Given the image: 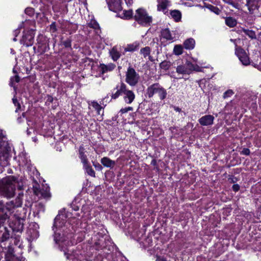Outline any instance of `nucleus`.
Returning a JSON list of instances; mask_svg holds the SVG:
<instances>
[{
    "label": "nucleus",
    "instance_id": "11",
    "mask_svg": "<svg viewBox=\"0 0 261 261\" xmlns=\"http://www.w3.org/2000/svg\"><path fill=\"white\" fill-rule=\"evenodd\" d=\"M214 120V117L212 115H207L200 118L198 121L201 125L206 126L212 125Z\"/></svg>",
    "mask_w": 261,
    "mask_h": 261
},
{
    "label": "nucleus",
    "instance_id": "2",
    "mask_svg": "<svg viewBox=\"0 0 261 261\" xmlns=\"http://www.w3.org/2000/svg\"><path fill=\"white\" fill-rule=\"evenodd\" d=\"M34 22L30 20H25L23 22L19 27L18 30L23 28L24 29V34L22 39L20 40L21 44L27 46H31L33 43L34 38V30L31 26L34 25Z\"/></svg>",
    "mask_w": 261,
    "mask_h": 261
},
{
    "label": "nucleus",
    "instance_id": "24",
    "mask_svg": "<svg viewBox=\"0 0 261 261\" xmlns=\"http://www.w3.org/2000/svg\"><path fill=\"white\" fill-rule=\"evenodd\" d=\"M84 149L83 147H80L79 152H80V157L81 159L82 162L83 163L84 165H86L88 164V161L87 159L86 155L84 154Z\"/></svg>",
    "mask_w": 261,
    "mask_h": 261
},
{
    "label": "nucleus",
    "instance_id": "41",
    "mask_svg": "<svg viewBox=\"0 0 261 261\" xmlns=\"http://www.w3.org/2000/svg\"><path fill=\"white\" fill-rule=\"evenodd\" d=\"M50 30L53 32H55L56 31V25H55V23H52L50 25Z\"/></svg>",
    "mask_w": 261,
    "mask_h": 261
},
{
    "label": "nucleus",
    "instance_id": "20",
    "mask_svg": "<svg viewBox=\"0 0 261 261\" xmlns=\"http://www.w3.org/2000/svg\"><path fill=\"white\" fill-rule=\"evenodd\" d=\"M195 44V41L193 38L187 39L184 43V47L187 49H192L194 48Z\"/></svg>",
    "mask_w": 261,
    "mask_h": 261
},
{
    "label": "nucleus",
    "instance_id": "32",
    "mask_svg": "<svg viewBox=\"0 0 261 261\" xmlns=\"http://www.w3.org/2000/svg\"><path fill=\"white\" fill-rule=\"evenodd\" d=\"M170 65L171 63L168 61L162 62L160 64L161 68L165 70L168 69L170 67Z\"/></svg>",
    "mask_w": 261,
    "mask_h": 261
},
{
    "label": "nucleus",
    "instance_id": "10",
    "mask_svg": "<svg viewBox=\"0 0 261 261\" xmlns=\"http://www.w3.org/2000/svg\"><path fill=\"white\" fill-rule=\"evenodd\" d=\"M109 7L110 10L117 12L122 8V0H108Z\"/></svg>",
    "mask_w": 261,
    "mask_h": 261
},
{
    "label": "nucleus",
    "instance_id": "23",
    "mask_svg": "<svg viewBox=\"0 0 261 261\" xmlns=\"http://www.w3.org/2000/svg\"><path fill=\"white\" fill-rule=\"evenodd\" d=\"M176 72L180 74H189L188 67L185 65H179L176 68Z\"/></svg>",
    "mask_w": 261,
    "mask_h": 261
},
{
    "label": "nucleus",
    "instance_id": "37",
    "mask_svg": "<svg viewBox=\"0 0 261 261\" xmlns=\"http://www.w3.org/2000/svg\"><path fill=\"white\" fill-rule=\"evenodd\" d=\"M233 94V92L231 90H228L226 91L224 93L223 97L224 98H227L228 97H229Z\"/></svg>",
    "mask_w": 261,
    "mask_h": 261
},
{
    "label": "nucleus",
    "instance_id": "44",
    "mask_svg": "<svg viewBox=\"0 0 261 261\" xmlns=\"http://www.w3.org/2000/svg\"><path fill=\"white\" fill-rule=\"evenodd\" d=\"M38 206L40 207V210H39V211H44V207L43 206V204H41V203H39L38 204Z\"/></svg>",
    "mask_w": 261,
    "mask_h": 261
},
{
    "label": "nucleus",
    "instance_id": "19",
    "mask_svg": "<svg viewBox=\"0 0 261 261\" xmlns=\"http://www.w3.org/2000/svg\"><path fill=\"white\" fill-rule=\"evenodd\" d=\"M170 15L175 21L178 22L180 21L181 18V13L179 11L177 10L171 11Z\"/></svg>",
    "mask_w": 261,
    "mask_h": 261
},
{
    "label": "nucleus",
    "instance_id": "29",
    "mask_svg": "<svg viewBox=\"0 0 261 261\" xmlns=\"http://www.w3.org/2000/svg\"><path fill=\"white\" fill-rule=\"evenodd\" d=\"M91 106L97 111L98 114H100V111H101L102 107L100 105H99L97 102L93 101L91 103Z\"/></svg>",
    "mask_w": 261,
    "mask_h": 261
},
{
    "label": "nucleus",
    "instance_id": "13",
    "mask_svg": "<svg viewBox=\"0 0 261 261\" xmlns=\"http://www.w3.org/2000/svg\"><path fill=\"white\" fill-rule=\"evenodd\" d=\"M101 164L106 167L113 168L116 165L114 161H113L108 157H103L100 160Z\"/></svg>",
    "mask_w": 261,
    "mask_h": 261
},
{
    "label": "nucleus",
    "instance_id": "49",
    "mask_svg": "<svg viewBox=\"0 0 261 261\" xmlns=\"http://www.w3.org/2000/svg\"><path fill=\"white\" fill-rule=\"evenodd\" d=\"M28 124L29 126H31V125H32V122H31V121H29V122H28Z\"/></svg>",
    "mask_w": 261,
    "mask_h": 261
},
{
    "label": "nucleus",
    "instance_id": "4",
    "mask_svg": "<svg viewBox=\"0 0 261 261\" xmlns=\"http://www.w3.org/2000/svg\"><path fill=\"white\" fill-rule=\"evenodd\" d=\"M5 185L3 188L5 195L8 198H11L15 194L16 179L13 176H9L4 181Z\"/></svg>",
    "mask_w": 261,
    "mask_h": 261
},
{
    "label": "nucleus",
    "instance_id": "47",
    "mask_svg": "<svg viewBox=\"0 0 261 261\" xmlns=\"http://www.w3.org/2000/svg\"><path fill=\"white\" fill-rule=\"evenodd\" d=\"M95 166V167L96 168H97L98 169H99V170H101L102 169V167L100 165H99V164H97V165H94Z\"/></svg>",
    "mask_w": 261,
    "mask_h": 261
},
{
    "label": "nucleus",
    "instance_id": "25",
    "mask_svg": "<svg viewBox=\"0 0 261 261\" xmlns=\"http://www.w3.org/2000/svg\"><path fill=\"white\" fill-rule=\"evenodd\" d=\"M139 47V43L135 42L132 44H128L125 48V51H133L136 50Z\"/></svg>",
    "mask_w": 261,
    "mask_h": 261
},
{
    "label": "nucleus",
    "instance_id": "27",
    "mask_svg": "<svg viewBox=\"0 0 261 261\" xmlns=\"http://www.w3.org/2000/svg\"><path fill=\"white\" fill-rule=\"evenodd\" d=\"M183 51V47L181 45H176L173 49V53L176 55H180L182 54Z\"/></svg>",
    "mask_w": 261,
    "mask_h": 261
},
{
    "label": "nucleus",
    "instance_id": "46",
    "mask_svg": "<svg viewBox=\"0 0 261 261\" xmlns=\"http://www.w3.org/2000/svg\"><path fill=\"white\" fill-rule=\"evenodd\" d=\"M156 261H166L165 258L161 257H157Z\"/></svg>",
    "mask_w": 261,
    "mask_h": 261
},
{
    "label": "nucleus",
    "instance_id": "22",
    "mask_svg": "<svg viewBox=\"0 0 261 261\" xmlns=\"http://www.w3.org/2000/svg\"><path fill=\"white\" fill-rule=\"evenodd\" d=\"M110 54L114 61L117 60L120 56V54L116 47H113L110 51Z\"/></svg>",
    "mask_w": 261,
    "mask_h": 261
},
{
    "label": "nucleus",
    "instance_id": "43",
    "mask_svg": "<svg viewBox=\"0 0 261 261\" xmlns=\"http://www.w3.org/2000/svg\"><path fill=\"white\" fill-rule=\"evenodd\" d=\"M242 152L244 154L248 155L249 154L250 151L248 149H244L242 151Z\"/></svg>",
    "mask_w": 261,
    "mask_h": 261
},
{
    "label": "nucleus",
    "instance_id": "42",
    "mask_svg": "<svg viewBox=\"0 0 261 261\" xmlns=\"http://www.w3.org/2000/svg\"><path fill=\"white\" fill-rule=\"evenodd\" d=\"M239 186L238 185H234L232 186V189L234 191H238L239 190Z\"/></svg>",
    "mask_w": 261,
    "mask_h": 261
},
{
    "label": "nucleus",
    "instance_id": "8",
    "mask_svg": "<svg viewBox=\"0 0 261 261\" xmlns=\"http://www.w3.org/2000/svg\"><path fill=\"white\" fill-rule=\"evenodd\" d=\"M236 54L243 65L247 66L250 64V60L248 55L243 49L236 48Z\"/></svg>",
    "mask_w": 261,
    "mask_h": 261
},
{
    "label": "nucleus",
    "instance_id": "21",
    "mask_svg": "<svg viewBox=\"0 0 261 261\" xmlns=\"http://www.w3.org/2000/svg\"><path fill=\"white\" fill-rule=\"evenodd\" d=\"M140 53L145 58H148L149 60H151V57L150 55V48L149 47H145L140 50Z\"/></svg>",
    "mask_w": 261,
    "mask_h": 261
},
{
    "label": "nucleus",
    "instance_id": "48",
    "mask_svg": "<svg viewBox=\"0 0 261 261\" xmlns=\"http://www.w3.org/2000/svg\"><path fill=\"white\" fill-rule=\"evenodd\" d=\"M20 31L18 30H16L15 31V35L16 37L18 35V34L19 33Z\"/></svg>",
    "mask_w": 261,
    "mask_h": 261
},
{
    "label": "nucleus",
    "instance_id": "6",
    "mask_svg": "<svg viewBox=\"0 0 261 261\" xmlns=\"http://www.w3.org/2000/svg\"><path fill=\"white\" fill-rule=\"evenodd\" d=\"M186 65L188 67V71L190 74L193 71H201V68L203 67V63L199 61L197 59L191 58L189 60H187Z\"/></svg>",
    "mask_w": 261,
    "mask_h": 261
},
{
    "label": "nucleus",
    "instance_id": "5",
    "mask_svg": "<svg viewBox=\"0 0 261 261\" xmlns=\"http://www.w3.org/2000/svg\"><path fill=\"white\" fill-rule=\"evenodd\" d=\"M155 93L158 94L161 99H165L167 96L166 90L158 84H153L147 89L146 94L149 97H152Z\"/></svg>",
    "mask_w": 261,
    "mask_h": 261
},
{
    "label": "nucleus",
    "instance_id": "9",
    "mask_svg": "<svg viewBox=\"0 0 261 261\" xmlns=\"http://www.w3.org/2000/svg\"><path fill=\"white\" fill-rule=\"evenodd\" d=\"M121 91L123 92L124 96V100L127 103H131L135 99V95L132 91L127 90L126 89V86L122 84H121Z\"/></svg>",
    "mask_w": 261,
    "mask_h": 261
},
{
    "label": "nucleus",
    "instance_id": "28",
    "mask_svg": "<svg viewBox=\"0 0 261 261\" xmlns=\"http://www.w3.org/2000/svg\"><path fill=\"white\" fill-rule=\"evenodd\" d=\"M84 167L85 169L86 172L90 176L94 177L95 172L92 168L89 166L88 164L86 165H84Z\"/></svg>",
    "mask_w": 261,
    "mask_h": 261
},
{
    "label": "nucleus",
    "instance_id": "26",
    "mask_svg": "<svg viewBox=\"0 0 261 261\" xmlns=\"http://www.w3.org/2000/svg\"><path fill=\"white\" fill-rule=\"evenodd\" d=\"M225 23L229 27H233L236 25L237 21L232 17H227L225 19Z\"/></svg>",
    "mask_w": 261,
    "mask_h": 261
},
{
    "label": "nucleus",
    "instance_id": "50",
    "mask_svg": "<svg viewBox=\"0 0 261 261\" xmlns=\"http://www.w3.org/2000/svg\"><path fill=\"white\" fill-rule=\"evenodd\" d=\"M27 133L28 135H30L31 134V132L30 131L29 129L27 130Z\"/></svg>",
    "mask_w": 261,
    "mask_h": 261
},
{
    "label": "nucleus",
    "instance_id": "7",
    "mask_svg": "<svg viewBox=\"0 0 261 261\" xmlns=\"http://www.w3.org/2000/svg\"><path fill=\"white\" fill-rule=\"evenodd\" d=\"M139 76L133 68H129L126 73V81L130 86H135L138 82Z\"/></svg>",
    "mask_w": 261,
    "mask_h": 261
},
{
    "label": "nucleus",
    "instance_id": "34",
    "mask_svg": "<svg viewBox=\"0 0 261 261\" xmlns=\"http://www.w3.org/2000/svg\"><path fill=\"white\" fill-rule=\"evenodd\" d=\"M0 153H2L5 159L7 158V150L2 146H0Z\"/></svg>",
    "mask_w": 261,
    "mask_h": 261
},
{
    "label": "nucleus",
    "instance_id": "51",
    "mask_svg": "<svg viewBox=\"0 0 261 261\" xmlns=\"http://www.w3.org/2000/svg\"><path fill=\"white\" fill-rule=\"evenodd\" d=\"M13 40H14V41H16V38H14L13 39Z\"/></svg>",
    "mask_w": 261,
    "mask_h": 261
},
{
    "label": "nucleus",
    "instance_id": "3",
    "mask_svg": "<svg viewBox=\"0 0 261 261\" xmlns=\"http://www.w3.org/2000/svg\"><path fill=\"white\" fill-rule=\"evenodd\" d=\"M134 18L138 23L143 26H149L152 22V17L148 14L146 10L139 8L136 11Z\"/></svg>",
    "mask_w": 261,
    "mask_h": 261
},
{
    "label": "nucleus",
    "instance_id": "40",
    "mask_svg": "<svg viewBox=\"0 0 261 261\" xmlns=\"http://www.w3.org/2000/svg\"><path fill=\"white\" fill-rule=\"evenodd\" d=\"M89 25H90L91 27H92V28H94V29H97V28H98V27H99V26H98V24L96 22H95V21H94L93 22H91L89 24Z\"/></svg>",
    "mask_w": 261,
    "mask_h": 261
},
{
    "label": "nucleus",
    "instance_id": "33",
    "mask_svg": "<svg viewBox=\"0 0 261 261\" xmlns=\"http://www.w3.org/2000/svg\"><path fill=\"white\" fill-rule=\"evenodd\" d=\"M19 81V77L18 75H15L12 77L10 80V85L13 86L14 83H18Z\"/></svg>",
    "mask_w": 261,
    "mask_h": 261
},
{
    "label": "nucleus",
    "instance_id": "52",
    "mask_svg": "<svg viewBox=\"0 0 261 261\" xmlns=\"http://www.w3.org/2000/svg\"><path fill=\"white\" fill-rule=\"evenodd\" d=\"M260 35V38H261V33H260V35Z\"/></svg>",
    "mask_w": 261,
    "mask_h": 261
},
{
    "label": "nucleus",
    "instance_id": "31",
    "mask_svg": "<svg viewBox=\"0 0 261 261\" xmlns=\"http://www.w3.org/2000/svg\"><path fill=\"white\" fill-rule=\"evenodd\" d=\"M121 90V85H120L119 88H117V90L116 91V92L112 95V98L113 99H116L117 97H118V96L120 95L123 94V92Z\"/></svg>",
    "mask_w": 261,
    "mask_h": 261
},
{
    "label": "nucleus",
    "instance_id": "14",
    "mask_svg": "<svg viewBox=\"0 0 261 261\" xmlns=\"http://www.w3.org/2000/svg\"><path fill=\"white\" fill-rule=\"evenodd\" d=\"M35 194L40 197L44 198H48L50 197V193L48 187H46L45 190H38L36 189L35 190Z\"/></svg>",
    "mask_w": 261,
    "mask_h": 261
},
{
    "label": "nucleus",
    "instance_id": "18",
    "mask_svg": "<svg viewBox=\"0 0 261 261\" xmlns=\"http://www.w3.org/2000/svg\"><path fill=\"white\" fill-rule=\"evenodd\" d=\"M115 66L113 64H110L107 65L105 64H100L99 69V71L102 73L107 72L108 71H111L114 69Z\"/></svg>",
    "mask_w": 261,
    "mask_h": 261
},
{
    "label": "nucleus",
    "instance_id": "1",
    "mask_svg": "<svg viewBox=\"0 0 261 261\" xmlns=\"http://www.w3.org/2000/svg\"><path fill=\"white\" fill-rule=\"evenodd\" d=\"M66 215L64 213L59 214L55 219L53 230L55 232V241L59 244L66 258L71 260H79V254L73 253L66 247L74 244L69 239L72 238V234L75 231V228L79 223V220L75 217L71 218L68 222L65 223Z\"/></svg>",
    "mask_w": 261,
    "mask_h": 261
},
{
    "label": "nucleus",
    "instance_id": "17",
    "mask_svg": "<svg viewBox=\"0 0 261 261\" xmlns=\"http://www.w3.org/2000/svg\"><path fill=\"white\" fill-rule=\"evenodd\" d=\"M161 36L162 38L166 40H172L174 38V37L172 36V35L168 29L162 30Z\"/></svg>",
    "mask_w": 261,
    "mask_h": 261
},
{
    "label": "nucleus",
    "instance_id": "16",
    "mask_svg": "<svg viewBox=\"0 0 261 261\" xmlns=\"http://www.w3.org/2000/svg\"><path fill=\"white\" fill-rule=\"evenodd\" d=\"M158 1V9L160 11L164 10L170 5L168 0H157Z\"/></svg>",
    "mask_w": 261,
    "mask_h": 261
},
{
    "label": "nucleus",
    "instance_id": "30",
    "mask_svg": "<svg viewBox=\"0 0 261 261\" xmlns=\"http://www.w3.org/2000/svg\"><path fill=\"white\" fill-rule=\"evenodd\" d=\"M206 8L207 9H208V10H210L212 12H213L214 13H215V14H219V12H220V10L219 9L216 7H215L214 6H212V5H207Z\"/></svg>",
    "mask_w": 261,
    "mask_h": 261
},
{
    "label": "nucleus",
    "instance_id": "38",
    "mask_svg": "<svg viewBox=\"0 0 261 261\" xmlns=\"http://www.w3.org/2000/svg\"><path fill=\"white\" fill-rule=\"evenodd\" d=\"M133 108L131 107H128L127 108L121 109L120 111V112H121L122 114L125 113L129 111H132Z\"/></svg>",
    "mask_w": 261,
    "mask_h": 261
},
{
    "label": "nucleus",
    "instance_id": "15",
    "mask_svg": "<svg viewBox=\"0 0 261 261\" xmlns=\"http://www.w3.org/2000/svg\"><path fill=\"white\" fill-rule=\"evenodd\" d=\"M258 0H247V6L251 13L257 8Z\"/></svg>",
    "mask_w": 261,
    "mask_h": 261
},
{
    "label": "nucleus",
    "instance_id": "39",
    "mask_svg": "<svg viewBox=\"0 0 261 261\" xmlns=\"http://www.w3.org/2000/svg\"><path fill=\"white\" fill-rule=\"evenodd\" d=\"M245 33L248 35L250 37L253 38L255 36L254 33L251 31H245Z\"/></svg>",
    "mask_w": 261,
    "mask_h": 261
},
{
    "label": "nucleus",
    "instance_id": "36",
    "mask_svg": "<svg viewBox=\"0 0 261 261\" xmlns=\"http://www.w3.org/2000/svg\"><path fill=\"white\" fill-rule=\"evenodd\" d=\"M13 102L14 105H15V106H16L17 107L15 111L17 112L20 108V103L17 101V99L15 98H13Z\"/></svg>",
    "mask_w": 261,
    "mask_h": 261
},
{
    "label": "nucleus",
    "instance_id": "12",
    "mask_svg": "<svg viewBox=\"0 0 261 261\" xmlns=\"http://www.w3.org/2000/svg\"><path fill=\"white\" fill-rule=\"evenodd\" d=\"M116 12L118 17L124 19H130L133 16V13L131 10H122V8H121L120 10H118Z\"/></svg>",
    "mask_w": 261,
    "mask_h": 261
},
{
    "label": "nucleus",
    "instance_id": "45",
    "mask_svg": "<svg viewBox=\"0 0 261 261\" xmlns=\"http://www.w3.org/2000/svg\"><path fill=\"white\" fill-rule=\"evenodd\" d=\"M125 2H126V4L127 5H130L133 4V0H125Z\"/></svg>",
    "mask_w": 261,
    "mask_h": 261
},
{
    "label": "nucleus",
    "instance_id": "35",
    "mask_svg": "<svg viewBox=\"0 0 261 261\" xmlns=\"http://www.w3.org/2000/svg\"><path fill=\"white\" fill-rule=\"evenodd\" d=\"M25 13L28 15L32 16L34 13V10L32 8H27L25 10Z\"/></svg>",
    "mask_w": 261,
    "mask_h": 261
}]
</instances>
